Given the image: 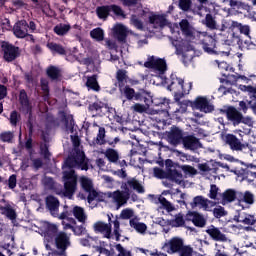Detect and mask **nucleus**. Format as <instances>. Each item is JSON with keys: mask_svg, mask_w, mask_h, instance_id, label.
Masks as SVG:
<instances>
[{"mask_svg": "<svg viewBox=\"0 0 256 256\" xmlns=\"http://www.w3.org/2000/svg\"><path fill=\"white\" fill-rule=\"evenodd\" d=\"M91 160L87 158L84 151L76 149L75 152L68 156L64 162L63 167L66 169H71L69 171H64L62 176V181L64 183V190H56V195H62L67 197V199H73L77 191V173L73 169H81V171H89V165Z\"/></svg>", "mask_w": 256, "mask_h": 256, "instance_id": "1", "label": "nucleus"}, {"mask_svg": "<svg viewBox=\"0 0 256 256\" xmlns=\"http://www.w3.org/2000/svg\"><path fill=\"white\" fill-rule=\"evenodd\" d=\"M121 189L122 190H116L112 193V199L114 203H116L117 209H120L123 205H127V201L131 199V189L139 194L145 193V187H143L139 180L135 178H132L127 182H122Z\"/></svg>", "mask_w": 256, "mask_h": 256, "instance_id": "2", "label": "nucleus"}, {"mask_svg": "<svg viewBox=\"0 0 256 256\" xmlns=\"http://www.w3.org/2000/svg\"><path fill=\"white\" fill-rule=\"evenodd\" d=\"M168 85V91H172L174 93V99L177 103L185 97V95H189L191 89H193V83H185L183 78L177 77L176 74H171L170 78L166 80Z\"/></svg>", "mask_w": 256, "mask_h": 256, "instance_id": "3", "label": "nucleus"}, {"mask_svg": "<svg viewBox=\"0 0 256 256\" xmlns=\"http://www.w3.org/2000/svg\"><path fill=\"white\" fill-rule=\"evenodd\" d=\"M108 221L109 223H104L102 221L96 222L94 224V230L97 231L98 233H104V237L106 239H111V231H112V226L111 223L114 225V231L113 234L116 237V241H121V222H119L118 219H115L114 221L111 220V216L108 215Z\"/></svg>", "mask_w": 256, "mask_h": 256, "instance_id": "4", "label": "nucleus"}, {"mask_svg": "<svg viewBox=\"0 0 256 256\" xmlns=\"http://www.w3.org/2000/svg\"><path fill=\"white\" fill-rule=\"evenodd\" d=\"M232 81L237 83L239 79L245 81L247 85L242 86V91H245L250 95L252 101H256V75H250L249 77L241 74H234L230 76Z\"/></svg>", "mask_w": 256, "mask_h": 256, "instance_id": "5", "label": "nucleus"}, {"mask_svg": "<svg viewBox=\"0 0 256 256\" xmlns=\"http://www.w3.org/2000/svg\"><path fill=\"white\" fill-rule=\"evenodd\" d=\"M165 168H166V179L168 181H172L173 183L181 184L183 181V174L181 173V165L179 163L174 162L171 159L165 160Z\"/></svg>", "mask_w": 256, "mask_h": 256, "instance_id": "6", "label": "nucleus"}, {"mask_svg": "<svg viewBox=\"0 0 256 256\" xmlns=\"http://www.w3.org/2000/svg\"><path fill=\"white\" fill-rule=\"evenodd\" d=\"M222 113H225L228 121L232 123L234 127L241 125H249L251 123V118L243 116V114L237 110L234 106H229L226 110H221Z\"/></svg>", "mask_w": 256, "mask_h": 256, "instance_id": "7", "label": "nucleus"}, {"mask_svg": "<svg viewBox=\"0 0 256 256\" xmlns=\"http://www.w3.org/2000/svg\"><path fill=\"white\" fill-rule=\"evenodd\" d=\"M236 223H242L246 225L245 231H253L256 229V214L245 211V208L237 211V215L234 216Z\"/></svg>", "mask_w": 256, "mask_h": 256, "instance_id": "8", "label": "nucleus"}, {"mask_svg": "<svg viewBox=\"0 0 256 256\" xmlns=\"http://www.w3.org/2000/svg\"><path fill=\"white\" fill-rule=\"evenodd\" d=\"M53 241L57 249V255L67 256V249L71 247V238L69 235L64 231H60L56 234Z\"/></svg>", "mask_w": 256, "mask_h": 256, "instance_id": "9", "label": "nucleus"}, {"mask_svg": "<svg viewBox=\"0 0 256 256\" xmlns=\"http://www.w3.org/2000/svg\"><path fill=\"white\" fill-rule=\"evenodd\" d=\"M1 49L3 52V59L6 63H13L18 57H21V49L7 41H2Z\"/></svg>", "mask_w": 256, "mask_h": 256, "instance_id": "10", "label": "nucleus"}, {"mask_svg": "<svg viewBox=\"0 0 256 256\" xmlns=\"http://www.w3.org/2000/svg\"><path fill=\"white\" fill-rule=\"evenodd\" d=\"M111 11L114 13V15H116V17H122L123 19L127 17V15H125V12L123 11V8L115 4L99 6L96 9V13L99 19H107Z\"/></svg>", "mask_w": 256, "mask_h": 256, "instance_id": "11", "label": "nucleus"}, {"mask_svg": "<svg viewBox=\"0 0 256 256\" xmlns=\"http://www.w3.org/2000/svg\"><path fill=\"white\" fill-rule=\"evenodd\" d=\"M190 107H192V109H197L202 113H212V111H215L213 104L203 96H198L195 101L190 102Z\"/></svg>", "mask_w": 256, "mask_h": 256, "instance_id": "12", "label": "nucleus"}, {"mask_svg": "<svg viewBox=\"0 0 256 256\" xmlns=\"http://www.w3.org/2000/svg\"><path fill=\"white\" fill-rule=\"evenodd\" d=\"M144 67L147 69H154V71H158L160 75H163L165 71H167V62L163 58H155V56H151L148 58V61L144 63Z\"/></svg>", "mask_w": 256, "mask_h": 256, "instance_id": "13", "label": "nucleus"}, {"mask_svg": "<svg viewBox=\"0 0 256 256\" xmlns=\"http://www.w3.org/2000/svg\"><path fill=\"white\" fill-rule=\"evenodd\" d=\"M183 130L177 126H172L170 131L166 132V141L173 147H177V145H181L183 143Z\"/></svg>", "mask_w": 256, "mask_h": 256, "instance_id": "14", "label": "nucleus"}, {"mask_svg": "<svg viewBox=\"0 0 256 256\" xmlns=\"http://www.w3.org/2000/svg\"><path fill=\"white\" fill-rule=\"evenodd\" d=\"M12 31L17 39H25L29 35V23H27V20H18L14 24Z\"/></svg>", "mask_w": 256, "mask_h": 256, "instance_id": "15", "label": "nucleus"}, {"mask_svg": "<svg viewBox=\"0 0 256 256\" xmlns=\"http://www.w3.org/2000/svg\"><path fill=\"white\" fill-rule=\"evenodd\" d=\"M185 246L183 239L179 237H173L168 243H165L163 249H166L169 255H174V253H179Z\"/></svg>", "mask_w": 256, "mask_h": 256, "instance_id": "16", "label": "nucleus"}, {"mask_svg": "<svg viewBox=\"0 0 256 256\" xmlns=\"http://www.w3.org/2000/svg\"><path fill=\"white\" fill-rule=\"evenodd\" d=\"M18 101L20 104V111L21 113H24V115L33 111V105L31 104V100H29V95H27V91L25 89H21L19 91Z\"/></svg>", "mask_w": 256, "mask_h": 256, "instance_id": "17", "label": "nucleus"}, {"mask_svg": "<svg viewBox=\"0 0 256 256\" xmlns=\"http://www.w3.org/2000/svg\"><path fill=\"white\" fill-rule=\"evenodd\" d=\"M206 233L207 235H209L212 241H217L219 243H227V241H229L227 235L223 234V232H221V229L215 227L214 225H210L206 229Z\"/></svg>", "mask_w": 256, "mask_h": 256, "instance_id": "18", "label": "nucleus"}, {"mask_svg": "<svg viewBox=\"0 0 256 256\" xmlns=\"http://www.w3.org/2000/svg\"><path fill=\"white\" fill-rule=\"evenodd\" d=\"M182 145L184 146V149H187L188 151H197V149H201L203 147L199 138L194 135L184 136Z\"/></svg>", "mask_w": 256, "mask_h": 256, "instance_id": "19", "label": "nucleus"}, {"mask_svg": "<svg viewBox=\"0 0 256 256\" xmlns=\"http://www.w3.org/2000/svg\"><path fill=\"white\" fill-rule=\"evenodd\" d=\"M46 209L50 212L52 217H59V206L61 203L59 199L53 195H48L45 199Z\"/></svg>", "mask_w": 256, "mask_h": 256, "instance_id": "20", "label": "nucleus"}, {"mask_svg": "<svg viewBox=\"0 0 256 256\" xmlns=\"http://www.w3.org/2000/svg\"><path fill=\"white\" fill-rule=\"evenodd\" d=\"M106 159H108L109 163H113L114 165H119V167H127V161L119 160V152L113 148H108L104 152Z\"/></svg>", "mask_w": 256, "mask_h": 256, "instance_id": "21", "label": "nucleus"}, {"mask_svg": "<svg viewBox=\"0 0 256 256\" xmlns=\"http://www.w3.org/2000/svg\"><path fill=\"white\" fill-rule=\"evenodd\" d=\"M88 110L90 111V113H95V115L103 117V115H105V113L109 111V104L97 100L94 103L89 104Z\"/></svg>", "mask_w": 256, "mask_h": 256, "instance_id": "22", "label": "nucleus"}, {"mask_svg": "<svg viewBox=\"0 0 256 256\" xmlns=\"http://www.w3.org/2000/svg\"><path fill=\"white\" fill-rule=\"evenodd\" d=\"M225 141L232 151H243L245 149V144L241 143V140L235 134H227Z\"/></svg>", "mask_w": 256, "mask_h": 256, "instance_id": "23", "label": "nucleus"}, {"mask_svg": "<svg viewBox=\"0 0 256 256\" xmlns=\"http://www.w3.org/2000/svg\"><path fill=\"white\" fill-rule=\"evenodd\" d=\"M216 45L217 40L212 36H205L202 40V47L205 53H208L209 55H217V50H215Z\"/></svg>", "mask_w": 256, "mask_h": 256, "instance_id": "24", "label": "nucleus"}, {"mask_svg": "<svg viewBox=\"0 0 256 256\" xmlns=\"http://www.w3.org/2000/svg\"><path fill=\"white\" fill-rule=\"evenodd\" d=\"M209 205H211V207H215L216 203L203 196H196L193 198V202H191V207L193 209L200 206L204 211H209Z\"/></svg>", "mask_w": 256, "mask_h": 256, "instance_id": "25", "label": "nucleus"}, {"mask_svg": "<svg viewBox=\"0 0 256 256\" xmlns=\"http://www.w3.org/2000/svg\"><path fill=\"white\" fill-rule=\"evenodd\" d=\"M113 33L119 43H127V28L123 24L114 26Z\"/></svg>", "mask_w": 256, "mask_h": 256, "instance_id": "26", "label": "nucleus"}, {"mask_svg": "<svg viewBox=\"0 0 256 256\" xmlns=\"http://www.w3.org/2000/svg\"><path fill=\"white\" fill-rule=\"evenodd\" d=\"M238 203L241 205V203H245L248 205V207H251V205H255V194L253 192L247 190L244 193L238 192Z\"/></svg>", "mask_w": 256, "mask_h": 256, "instance_id": "27", "label": "nucleus"}, {"mask_svg": "<svg viewBox=\"0 0 256 256\" xmlns=\"http://www.w3.org/2000/svg\"><path fill=\"white\" fill-rule=\"evenodd\" d=\"M46 47L52 55H60L61 57H65V55H67V49L57 42H48Z\"/></svg>", "mask_w": 256, "mask_h": 256, "instance_id": "28", "label": "nucleus"}, {"mask_svg": "<svg viewBox=\"0 0 256 256\" xmlns=\"http://www.w3.org/2000/svg\"><path fill=\"white\" fill-rule=\"evenodd\" d=\"M46 75L49 79H51V81H59V79L63 77L61 68L54 65H50L47 67Z\"/></svg>", "mask_w": 256, "mask_h": 256, "instance_id": "29", "label": "nucleus"}, {"mask_svg": "<svg viewBox=\"0 0 256 256\" xmlns=\"http://www.w3.org/2000/svg\"><path fill=\"white\" fill-rule=\"evenodd\" d=\"M150 25H157V27H167V18L163 14H153L149 16Z\"/></svg>", "mask_w": 256, "mask_h": 256, "instance_id": "30", "label": "nucleus"}, {"mask_svg": "<svg viewBox=\"0 0 256 256\" xmlns=\"http://www.w3.org/2000/svg\"><path fill=\"white\" fill-rule=\"evenodd\" d=\"M180 31H182V34L185 35V37H193V27L191 26V23H189V20L182 19L179 22Z\"/></svg>", "mask_w": 256, "mask_h": 256, "instance_id": "31", "label": "nucleus"}, {"mask_svg": "<svg viewBox=\"0 0 256 256\" xmlns=\"http://www.w3.org/2000/svg\"><path fill=\"white\" fill-rule=\"evenodd\" d=\"M62 121L64 122L66 131H70V133H74L75 129V119L73 118V115L71 114H65V112L62 115Z\"/></svg>", "mask_w": 256, "mask_h": 256, "instance_id": "32", "label": "nucleus"}, {"mask_svg": "<svg viewBox=\"0 0 256 256\" xmlns=\"http://www.w3.org/2000/svg\"><path fill=\"white\" fill-rule=\"evenodd\" d=\"M0 211L2 215H5L11 221H15L17 219V212L10 204H6L5 206L0 207Z\"/></svg>", "mask_w": 256, "mask_h": 256, "instance_id": "33", "label": "nucleus"}, {"mask_svg": "<svg viewBox=\"0 0 256 256\" xmlns=\"http://www.w3.org/2000/svg\"><path fill=\"white\" fill-rule=\"evenodd\" d=\"M86 87H88L92 91H95L96 93H99V91H101V86L99 85V82L97 81L96 74L87 77Z\"/></svg>", "mask_w": 256, "mask_h": 256, "instance_id": "34", "label": "nucleus"}, {"mask_svg": "<svg viewBox=\"0 0 256 256\" xmlns=\"http://www.w3.org/2000/svg\"><path fill=\"white\" fill-rule=\"evenodd\" d=\"M133 99H134V101L143 102L145 105H147V107H151V103H153V99L151 98V96H149L147 93H145V91L135 92Z\"/></svg>", "mask_w": 256, "mask_h": 256, "instance_id": "35", "label": "nucleus"}, {"mask_svg": "<svg viewBox=\"0 0 256 256\" xmlns=\"http://www.w3.org/2000/svg\"><path fill=\"white\" fill-rule=\"evenodd\" d=\"M53 31L56 35H58V37H65V35L71 31V24H57Z\"/></svg>", "mask_w": 256, "mask_h": 256, "instance_id": "36", "label": "nucleus"}, {"mask_svg": "<svg viewBox=\"0 0 256 256\" xmlns=\"http://www.w3.org/2000/svg\"><path fill=\"white\" fill-rule=\"evenodd\" d=\"M239 192L235 191L234 189H227L223 195H222V199L223 201H226V203H233V201H235V199H237V201H239Z\"/></svg>", "mask_w": 256, "mask_h": 256, "instance_id": "37", "label": "nucleus"}, {"mask_svg": "<svg viewBox=\"0 0 256 256\" xmlns=\"http://www.w3.org/2000/svg\"><path fill=\"white\" fill-rule=\"evenodd\" d=\"M59 233V228L55 224H48L45 230V237L48 238V241H53L57 234Z\"/></svg>", "mask_w": 256, "mask_h": 256, "instance_id": "38", "label": "nucleus"}, {"mask_svg": "<svg viewBox=\"0 0 256 256\" xmlns=\"http://www.w3.org/2000/svg\"><path fill=\"white\" fill-rule=\"evenodd\" d=\"M116 79L118 81L119 89H123V87H125V83H127V79H129V76H127V70L119 69L116 72Z\"/></svg>", "mask_w": 256, "mask_h": 256, "instance_id": "39", "label": "nucleus"}, {"mask_svg": "<svg viewBox=\"0 0 256 256\" xmlns=\"http://www.w3.org/2000/svg\"><path fill=\"white\" fill-rule=\"evenodd\" d=\"M79 183H80V187L82 190L85 191V193L87 191H91V189L94 188L93 186V180H91V178L87 177V176H81L79 178Z\"/></svg>", "mask_w": 256, "mask_h": 256, "instance_id": "40", "label": "nucleus"}, {"mask_svg": "<svg viewBox=\"0 0 256 256\" xmlns=\"http://www.w3.org/2000/svg\"><path fill=\"white\" fill-rule=\"evenodd\" d=\"M73 215L79 223H85L87 221V216L85 215V210L81 206H75L73 208Z\"/></svg>", "mask_w": 256, "mask_h": 256, "instance_id": "41", "label": "nucleus"}, {"mask_svg": "<svg viewBox=\"0 0 256 256\" xmlns=\"http://www.w3.org/2000/svg\"><path fill=\"white\" fill-rule=\"evenodd\" d=\"M171 227H185V216L183 213H178L175 215V218L169 221Z\"/></svg>", "mask_w": 256, "mask_h": 256, "instance_id": "42", "label": "nucleus"}, {"mask_svg": "<svg viewBox=\"0 0 256 256\" xmlns=\"http://www.w3.org/2000/svg\"><path fill=\"white\" fill-rule=\"evenodd\" d=\"M130 227H133L137 233H140L141 235H145L147 233V224L143 222H137L135 220H130Z\"/></svg>", "mask_w": 256, "mask_h": 256, "instance_id": "43", "label": "nucleus"}, {"mask_svg": "<svg viewBox=\"0 0 256 256\" xmlns=\"http://www.w3.org/2000/svg\"><path fill=\"white\" fill-rule=\"evenodd\" d=\"M106 143L107 141H105V128L100 127L96 138H94L92 141V145H105Z\"/></svg>", "mask_w": 256, "mask_h": 256, "instance_id": "44", "label": "nucleus"}, {"mask_svg": "<svg viewBox=\"0 0 256 256\" xmlns=\"http://www.w3.org/2000/svg\"><path fill=\"white\" fill-rule=\"evenodd\" d=\"M130 23L138 31H145V24H143V20L139 19L138 15L133 14L130 18Z\"/></svg>", "mask_w": 256, "mask_h": 256, "instance_id": "45", "label": "nucleus"}, {"mask_svg": "<svg viewBox=\"0 0 256 256\" xmlns=\"http://www.w3.org/2000/svg\"><path fill=\"white\" fill-rule=\"evenodd\" d=\"M90 37L94 39L95 41L101 42L105 39V31H103L101 28H94L90 31Z\"/></svg>", "mask_w": 256, "mask_h": 256, "instance_id": "46", "label": "nucleus"}, {"mask_svg": "<svg viewBox=\"0 0 256 256\" xmlns=\"http://www.w3.org/2000/svg\"><path fill=\"white\" fill-rule=\"evenodd\" d=\"M120 92L124 95L127 101H133L136 93L135 89L131 88L129 85H124V87L120 89Z\"/></svg>", "mask_w": 256, "mask_h": 256, "instance_id": "47", "label": "nucleus"}, {"mask_svg": "<svg viewBox=\"0 0 256 256\" xmlns=\"http://www.w3.org/2000/svg\"><path fill=\"white\" fill-rule=\"evenodd\" d=\"M192 223L195 225V227L203 228L205 225H207V219H205V216H203L201 213L196 212Z\"/></svg>", "mask_w": 256, "mask_h": 256, "instance_id": "48", "label": "nucleus"}, {"mask_svg": "<svg viewBox=\"0 0 256 256\" xmlns=\"http://www.w3.org/2000/svg\"><path fill=\"white\" fill-rule=\"evenodd\" d=\"M41 89L43 91V99L44 101H49L50 97V89H49V81L47 79L40 80Z\"/></svg>", "mask_w": 256, "mask_h": 256, "instance_id": "49", "label": "nucleus"}, {"mask_svg": "<svg viewBox=\"0 0 256 256\" xmlns=\"http://www.w3.org/2000/svg\"><path fill=\"white\" fill-rule=\"evenodd\" d=\"M159 203L162 205L164 209L167 210V213H171L172 211H175V206H173V204H171V202H169L167 198L160 197Z\"/></svg>", "mask_w": 256, "mask_h": 256, "instance_id": "50", "label": "nucleus"}, {"mask_svg": "<svg viewBox=\"0 0 256 256\" xmlns=\"http://www.w3.org/2000/svg\"><path fill=\"white\" fill-rule=\"evenodd\" d=\"M9 121L12 127H17V124L19 123V121H21V114H19V112H17L16 110H13L10 113Z\"/></svg>", "mask_w": 256, "mask_h": 256, "instance_id": "51", "label": "nucleus"}, {"mask_svg": "<svg viewBox=\"0 0 256 256\" xmlns=\"http://www.w3.org/2000/svg\"><path fill=\"white\" fill-rule=\"evenodd\" d=\"M153 176L156 179H167V169L165 168V170H163L162 168L154 167Z\"/></svg>", "mask_w": 256, "mask_h": 256, "instance_id": "52", "label": "nucleus"}, {"mask_svg": "<svg viewBox=\"0 0 256 256\" xmlns=\"http://www.w3.org/2000/svg\"><path fill=\"white\" fill-rule=\"evenodd\" d=\"M191 5H193V1L191 0H179L178 7L181 11L187 13V11H191Z\"/></svg>", "mask_w": 256, "mask_h": 256, "instance_id": "53", "label": "nucleus"}, {"mask_svg": "<svg viewBox=\"0 0 256 256\" xmlns=\"http://www.w3.org/2000/svg\"><path fill=\"white\" fill-rule=\"evenodd\" d=\"M40 155H42L44 159H51V152H49L48 143H40Z\"/></svg>", "mask_w": 256, "mask_h": 256, "instance_id": "54", "label": "nucleus"}, {"mask_svg": "<svg viewBox=\"0 0 256 256\" xmlns=\"http://www.w3.org/2000/svg\"><path fill=\"white\" fill-rule=\"evenodd\" d=\"M229 5L232 9H249V5L240 0H229Z\"/></svg>", "mask_w": 256, "mask_h": 256, "instance_id": "55", "label": "nucleus"}, {"mask_svg": "<svg viewBox=\"0 0 256 256\" xmlns=\"http://www.w3.org/2000/svg\"><path fill=\"white\" fill-rule=\"evenodd\" d=\"M225 215H227V211H225L223 206H218L213 209V216L215 219H221V217H225Z\"/></svg>", "mask_w": 256, "mask_h": 256, "instance_id": "56", "label": "nucleus"}, {"mask_svg": "<svg viewBox=\"0 0 256 256\" xmlns=\"http://www.w3.org/2000/svg\"><path fill=\"white\" fill-rule=\"evenodd\" d=\"M205 25L206 27H208V29H216L217 23L215 22V19H213V15L206 14Z\"/></svg>", "mask_w": 256, "mask_h": 256, "instance_id": "57", "label": "nucleus"}, {"mask_svg": "<svg viewBox=\"0 0 256 256\" xmlns=\"http://www.w3.org/2000/svg\"><path fill=\"white\" fill-rule=\"evenodd\" d=\"M243 27V24L237 22V21H232L231 25L229 26V31L233 33V37H235L236 33L241 32V28Z\"/></svg>", "mask_w": 256, "mask_h": 256, "instance_id": "58", "label": "nucleus"}, {"mask_svg": "<svg viewBox=\"0 0 256 256\" xmlns=\"http://www.w3.org/2000/svg\"><path fill=\"white\" fill-rule=\"evenodd\" d=\"M180 171H183L186 175H197V169L190 165L180 166Z\"/></svg>", "mask_w": 256, "mask_h": 256, "instance_id": "59", "label": "nucleus"}, {"mask_svg": "<svg viewBox=\"0 0 256 256\" xmlns=\"http://www.w3.org/2000/svg\"><path fill=\"white\" fill-rule=\"evenodd\" d=\"M28 115V120L26 122V127L29 131V135H33V110H31L30 112L27 113Z\"/></svg>", "mask_w": 256, "mask_h": 256, "instance_id": "60", "label": "nucleus"}, {"mask_svg": "<svg viewBox=\"0 0 256 256\" xmlns=\"http://www.w3.org/2000/svg\"><path fill=\"white\" fill-rule=\"evenodd\" d=\"M178 253L179 256H193V247L190 245H184Z\"/></svg>", "mask_w": 256, "mask_h": 256, "instance_id": "61", "label": "nucleus"}, {"mask_svg": "<svg viewBox=\"0 0 256 256\" xmlns=\"http://www.w3.org/2000/svg\"><path fill=\"white\" fill-rule=\"evenodd\" d=\"M86 193H88L87 202L89 204H91L93 201H95L96 198L99 197V192H97V190H95V187L90 189V191H86Z\"/></svg>", "mask_w": 256, "mask_h": 256, "instance_id": "62", "label": "nucleus"}, {"mask_svg": "<svg viewBox=\"0 0 256 256\" xmlns=\"http://www.w3.org/2000/svg\"><path fill=\"white\" fill-rule=\"evenodd\" d=\"M13 133L12 132H3L0 134V139L3 143H11L13 141Z\"/></svg>", "mask_w": 256, "mask_h": 256, "instance_id": "63", "label": "nucleus"}, {"mask_svg": "<svg viewBox=\"0 0 256 256\" xmlns=\"http://www.w3.org/2000/svg\"><path fill=\"white\" fill-rule=\"evenodd\" d=\"M116 250L119 252L118 256H132L131 251H127L121 244L116 245Z\"/></svg>", "mask_w": 256, "mask_h": 256, "instance_id": "64", "label": "nucleus"}]
</instances>
